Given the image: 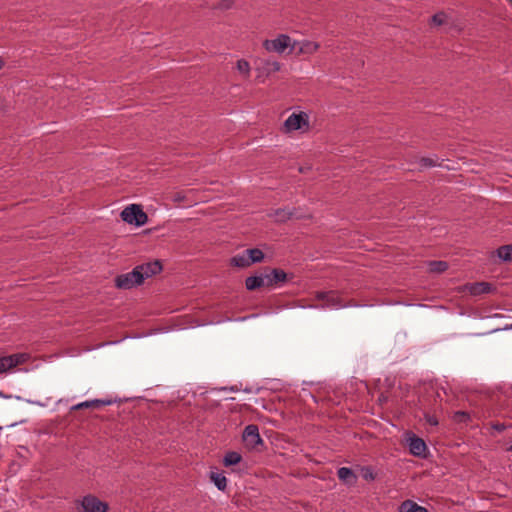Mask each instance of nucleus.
<instances>
[{
  "label": "nucleus",
  "mask_w": 512,
  "mask_h": 512,
  "mask_svg": "<svg viewBox=\"0 0 512 512\" xmlns=\"http://www.w3.org/2000/svg\"><path fill=\"white\" fill-rule=\"evenodd\" d=\"M161 270L162 265L159 261L138 265L131 272L118 275L115 278V286L124 290L131 289L142 284L146 278L158 274Z\"/></svg>",
  "instance_id": "obj_1"
},
{
  "label": "nucleus",
  "mask_w": 512,
  "mask_h": 512,
  "mask_svg": "<svg viewBox=\"0 0 512 512\" xmlns=\"http://www.w3.org/2000/svg\"><path fill=\"white\" fill-rule=\"evenodd\" d=\"M121 218L124 222L138 227L145 225L148 221L147 214L143 211L141 206L137 204L127 206L121 212Z\"/></svg>",
  "instance_id": "obj_2"
},
{
  "label": "nucleus",
  "mask_w": 512,
  "mask_h": 512,
  "mask_svg": "<svg viewBox=\"0 0 512 512\" xmlns=\"http://www.w3.org/2000/svg\"><path fill=\"white\" fill-rule=\"evenodd\" d=\"M309 129V116L305 112L292 113L284 122V131L289 133Z\"/></svg>",
  "instance_id": "obj_3"
},
{
  "label": "nucleus",
  "mask_w": 512,
  "mask_h": 512,
  "mask_svg": "<svg viewBox=\"0 0 512 512\" xmlns=\"http://www.w3.org/2000/svg\"><path fill=\"white\" fill-rule=\"evenodd\" d=\"M315 299L323 302V304L319 306L321 308L339 309L345 306L342 299L335 291L317 292Z\"/></svg>",
  "instance_id": "obj_4"
},
{
  "label": "nucleus",
  "mask_w": 512,
  "mask_h": 512,
  "mask_svg": "<svg viewBox=\"0 0 512 512\" xmlns=\"http://www.w3.org/2000/svg\"><path fill=\"white\" fill-rule=\"evenodd\" d=\"M292 40L286 34H280L277 38L272 40H265L263 42L264 48L268 52H276L282 54L288 47L292 48Z\"/></svg>",
  "instance_id": "obj_5"
},
{
  "label": "nucleus",
  "mask_w": 512,
  "mask_h": 512,
  "mask_svg": "<svg viewBox=\"0 0 512 512\" xmlns=\"http://www.w3.org/2000/svg\"><path fill=\"white\" fill-rule=\"evenodd\" d=\"M77 503H79L83 512H107L108 510V504L94 495H86Z\"/></svg>",
  "instance_id": "obj_6"
},
{
  "label": "nucleus",
  "mask_w": 512,
  "mask_h": 512,
  "mask_svg": "<svg viewBox=\"0 0 512 512\" xmlns=\"http://www.w3.org/2000/svg\"><path fill=\"white\" fill-rule=\"evenodd\" d=\"M242 438L245 446L249 449H257L259 445H263L258 426L255 424H250L245 427Z\"/></svg>",
  "instance_id": "obj_7"
},
{
  "label": "nucleus",
  "mask_w": 512,
  "mask_h": 512,
  "mask_svg": "<svg viewBox=\"0 0 512 512\" xmlns=\"http://www.w3.org/2000/svg\"><path fill=\"white\" fill-rule=\"evenodd\" d=\"M26 360L27 355L23 353L0 357V374L24 363Z\"/></svg>",
  "instance_id": "obj_8"
},
{
  "label": "nucleus",
  "mask_w": 512,
  "mask_h": 512,
  "mask_svg": "<svg viewBox=\"0 0 512 512\" xmlns=\"http://www.w3.org/2000/svg\"><path fill=\"white\" fill-rule=\"evenodd\" d=\"M281 68V65L276 60L271 59H260L259 64L256 68L258 75L257 79H260L264 76H269L272 73L278 72Z\"/></svg>",
  "instance_id": "obj_9"
},
{
  "label": "nucleus",
  "mask_w": 512,
  "mask_h": 512,
  "mask_svg": "<svg viewBox=\"0 0 512 512\" xmlns=\"http://www.w3.org/2000/svg\"><path fill=\"white\" fill-rule=\"evenodd\" d=\"M408 446L410 453L417 457H425L427 446L423 439L412 436L408 438Z\"/></svg>",
  "instance_id": "obj_10"
},
{
  "label": "nucleus",
  "mask_w": 512,
  "mask_h": 512,
  "mask_svg": "<svg viewBox=\"0 0 512 512\" xmlns=\"http://www.w3.org/2000/svg\"><path fill=\"white\" fill-rule=\"evenodd\" d=\"M266 287H274L287 280V274L282 269H272L269 273H264Z\"/></svg>",
  "instance_id": "obj_11"
},
{
  "label": "nucleus",
  "mask_w": 512,
  "mask_h": 512,
  "mask_svg": "<svg viewBox=\"0 0 512 512\" xmlns=\"http://www.w3.org/2000/svg\"><path fill=\"white\" fill-rule=\"evenodd\" d=\"M275 218L278 222H285L291 218H302L304 217L302 214L298 213L296 209H287V208H278L274 210L272 214H270Z\"/></svg>",
  "instance_id": "obj_12"
},
{
  "label": "nucleus",
  "mask_w": 512,
  "mask_h": 512,
  "mask_svg": "<svg viewBox=\"0 0 512 512\" xmlns=\"http://www.w3.org/2000/svg\"><path fill=\"white\" fill-rule=\"evenodd\" d=\"M113 402L110 399H93V400H87L81 403H78L76 405H73L71 407L72 411L80 410V409H87V408H93L98 409L103 406L111 405Z\"/></svg>",
  "instance_id": "obj_13"
},
{
  "label": "nucleus",
  "mask_w": 512,
  "mask_h": 512,
  "mask_svg": "<svg viewBox=\"0 0 512 512\" xmlns=\"http://www.w3.org/2000/svg\"><path fill=\"white\" fill-rule=\"evenodd\" d=\"M319 44L317 42L313 41H300V42H293L292 50L298 49V52L301 54H313L319 49Z\"/></svg>",
  "instance_id": "obj_14"
},
{
  "label": "nucleus",
  "mask_w": 512,
  "mask_h": 512,
  "mask_svg": "<svg viewBox=\"0 0 512 512\" xmlns=\"http://www.w3.org/2000/svg\"><path fill=\"white\" fill-rule=\"evenodd\" d=\"M246 289L249 291L256 290L261 287H266V280L264 274L258 276H250L245 280Z\"/></svg>",
  "instance_id": "obj_15"
},
{
  "label": "nucleus",
  "mask_w": 512,
  "mask_h": 512,
  "mask_svg": "<svg viewBox=\"0 0 512 512\" xmlns=\"http://www.w3.org/2000/svg\"><path fill=\"white\" fill-rule=\"evenodd\" d=\"M338 478L348 485H352L356 482L357 476L352 471V469L348 467H341L337 472Z\"/></svg>",
  "instance_id": "obj_16"
},
{
  "label": "nucleus",
  "mask_w": 512,
  "mask_h": 512,
  "mask_svg": "<svg viewBox=\"0 0 512 512\" xmlns=\"http://www.w3.org/2000/svg\"><path fill=\"white\" fill-rule=\"evenodd\" d=\"M210 480L220 491H224L227 487V478L224 476L223 473L212 471L210 473Z\"/></svg>",
  "instance_id": "obj_17"
},
{
  "label": "nucleus",
  "mask_w": 512,
  "mask_h": 512,
  "mask_svg": "<svg viewBox=\"0 0 512 512\" xmlns=\"http://www.w3.org/2000/svg\"><path fill=\"white\" fill-rule=\"evenodd\" d=\"M400 512H428V510L417 503L406 500L404 501L399 508Z\"/></svg>",
  "instance_id": "obj_18"
},
{
  "label": "nucleus",
  "mask_w": 512,
  "mask_h": 512,
  "mask_svg": "<svg viewBox=\"0 0 512 512\" xmlns=\"http://www.w3.org/2000/svg\"><path fill=\"white\" fill-rule=\"evenodd\" d=\"M469 291L472 295L489 293L491 291V285L487 282L474 283L470 286Z\"/></svg>",
  "instance_id": "obj_19"
},
{
  "label": "nucleus",
  "mask_w": 512,
  "mask_h": 512,
  "mask_svg": "<svg viewBox=\"0 0 512 512\" xmlns=\"http://www.w3.org/2000/svg\"><path fill=\"white\" fill-rule=\"evenodd\" d=\"M241 459H242V457L238 452L230 451L225 454V456L223 458V464L226 467L233 466V465L240 463Z\"/></svg>",
  "instance_id": "obj_20"
},
{
  "label": "nucleus",
  "mask_w": 512,
  "mask_h": 512,
  "mask_svg": "<svg viewBox=\"0 0 512 512\" xmlns=\"http://www.w3.org/2000/svg\"><path fill=\"white\" fill-rule=\"evenodd\" d=\"M231 264L236 266V267H240V268H244V267L250 266L251 264L249 262V257L246 254V250L244 251V253L238 254V255L234 256L231 259Z\"/></svg>",
  "instance_id": "obj_21"
},
{
  "label": "nucleus",
  "mask_w": 512,
  "mask_h": 512,
  "mask_svg": "<svg viewBox=\"0 0 512 512\" xmlns=\"http://www.w3.org/2000/svg\"><path fill=\"white\" fill-rule=\"evenodd\" d=\"M429 272L442 273L448 269V263L445 261H430L427 263Z\"/></svg>",
  "instance_id": "obj_22"
},
{
  "label": "nucleus",
  "mask_w": 512,
  "mask_h": 512,
  "mask_svg": "<svg viewBox=\"0 0 512 512\" xmlns=\"http://www.w3.org/2000/svg\"><path fill=\"white\" fill-rule=\"evenodd\" d=\"M246 254L249 257L250 264L261 262L264 258V253L258 248L247 249Z\"/></svg>",
  "instance_id": "obj_23"
},
{
  "label": "nucleus",
  "mask_w": 512,
  "mask_h": 512,
  "mask_svg": "<svg viewBox=\"0 0 512 512\" xmlns=\"http://www.w3.org/2000/svg\"><path fill=\"white\" fill-rule=\"evenodd\" d=\"M497 255L503 261H511L512 260V244L499 247L497 249Z\"/></svg>",
  "instance_id": "obj_24"
},
{
  "label": "nucleus",
  "mask_w": 512,
  "mask_h": 512,
  "mask_svg": "<svg viewBox=\"0 0 512 512\" xmlns=\"http://www.w3.org/2000/svg\"><path fill=\"white\" fill-rule=\"evenodd\" d=\"M449 21V16L443 11H440L434 14L431 18V24L435 26H442L447 24Z\"/></svg>",
  "instance_id": "obj_25"
},
{
  "label": "nucleus",
  "mask_w": 512,
  "mask_h": 512,
  "mask_svg": "<svg viewBox=\"0 0 512 512\" xmlns=\"http://www.w3.org/2000/svg\"><path fill=\"white\" fill-rule=\"evenodd\" d=\"M237 70L244 76V78H248L250 76V64L244 59L237 61Z\"/></svg>",
  "instance_id": "obj_26"
},
{
  "label": "nucleus",
  "mask_w": 512,
  "mask_h": 512,
  "mask_svg": "<svg viewBox=\"0 0 512 512\" xmlns=\"http://www.w3.org/2000/svg\"><path fill=\"white\" fill-rule=\"evenodd\" d=\"M453 419L456 422H467L470 419V415L465 411H457L455 412Z\"/></svg>",
  "instance_id": "obj_27"
},
{
  "label": "nucleus",
  "mask_w": 512,
  "mask_h": 512,
  "mask_svg": "<svg viewBox=\"0 0 512 512\" xmlns=\"http://www.w3.org/2000/svg\"><path fill=\"white\" fill-rule=\"evenodd\" d=\"M232 6V0H220L217 7L220 9H229Z\"/></svg>",
  "instance_id": "obj_28"
},
{
  "label": "nucleus",
  "mask_w": 512,
  "mask_h": 512,
  "mask_svg": "<svg viewBox=\"0 0 512 512\" xmlns=\"http://www.w3.org/2000/svg\"><path fill=\"white\" fill-rule=\"evenodd\" d=\"M363 478L366 480H374L375 476L370 468L363 469Z\"/></svg>",
  "instance_id": "obj_29"
},
{
  "label": "nucleus",
  "mask_w": 512,
  "mask_h": 512,
  "mask_svg": "<svg viewBox=\"0 0 512 512\" xmlns=\"http://www.w3.org/2000/svg\"><path fill=\"white\" fill-rule=\"evenodd\" d=\"M421 164L425 167H433L436 165V162H435V160H433L431 158H422Z\"/></svg>",
  "instance_id": "obj_30"
},
{
  "label": "nucleus",
  "mask_w": 512,
  "mask_h": 512,
  "mask_svg": "<svg viewBox=\"0 0 512 512\" xmlns=\"http://www.w3.org/2000/svg\"><path fill=\"white\" fill-rule=\"evenodd\" d=\"M427 423H429L432 426L438 425V420L435 416L432 415H426L425 416Z\"/></svg>",
  "instance_id": "obj_31"
},
{
  "label": "nucleus",
  "mask_w": 512,
  "mask_h": 512,
  "mask_svg": "<svg viewBox=\"0 0 512 512\" xmlns=\"http://www.w3.org/2000/svg\"><path fill=\"white\" fill-rule=\"evenodd\" d=\"M495 428L498 430V431H502L504 430V425H496Z\"/></svg>",
  "instance_id": "obj_32"
},
{
  "label": "nucleus",
  "mask_w": 512,
  "mask_h": 512,
  "mask_svg": "<svg viewBox=\"0 0 512 512\" xmlns=\"http://www.w3.org/2000/svg\"><path fill=\"white\" fill-rule=\"evenodd\" d=\"M509 451H511V452H512V445L510 446Z\"/></svg>",
  "instance_id": "obj_33"
}]
</instances>
